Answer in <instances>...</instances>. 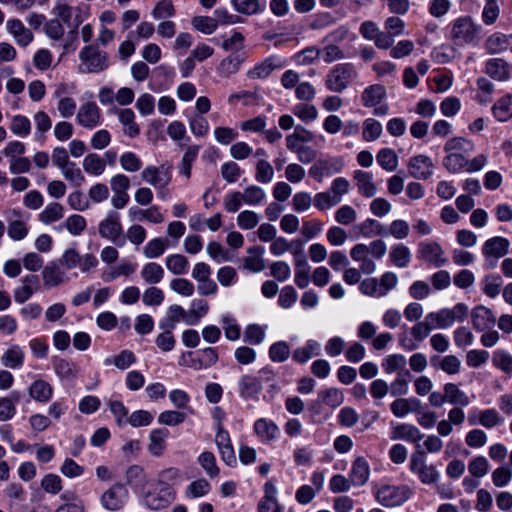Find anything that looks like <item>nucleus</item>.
I'll use <instances>...</instances> for the list:
<instances>
[{"label": "nucleus", "instance_id": "nucleus-1", "mask_svg": "<svg viewBox=\"0 0 512 512\" xmlns=\"http://www.w3.org/2000/svg\"><path fill=\"white\" fill-rule=\"evenodd\" d=\"M481 30V26L471 17H460L452 24L451 38L458 46L476 45L480 40Z\"/></svg>", "mask_w": 512, "mask_h": 512}, {"label": "nucleus", "instance_id": "nucleus-2", "mask_svg": "<svg viewBox=\"0 0 512 512\" xmlns=\"http://www.w3.org/2000/svg\"><path fill=\"white\" fill-rule=\"evenodd\" d=\"M378 503L387 508H394L407 502L412 489L407 485L382 484L374 491Z\"/></svg>", "mask_w": 512, "mask_h": 512}, {"label": "nucleus", "instance_id": "nucleus-3", "mask_svg": "<svg viewBox=\"0 0 512 512\" xmlns=\"http://www.w3.org/2000/svg\"><path fill=\"white\" fill-rule=\"evenodd\" d=\"M81 64L79 70L82 73H99L109 66L108 54L100 51L94 45H87L79 53Z\"/></svg>", "mask_w": 512, "mask_h": 512}, {"label": "nucleus", "instance_id": "nucleus-4", "mask_svg": "<svg viewBox=\"0 0 512 512\" xmlns=\"http://www.w3.org/2000/svg\"><path fill=\"white\" fill-rule=\"evenodd\" d=\"M175 499V491L170 485L157 482L144 496V504L150 510L168 507Z\"/></svg>", "mask_w": 512, "mask_h": 512}, {"label": "nucleus", "instance_id": "nucleus-5", "mask_svg": "<svg viewBox=\"0 0 512 512\" xmlns=\"http://www.w3.org/2000/svg\"><path fill=\"white\" fill-rule=\"evenodd\" d=\"M410 470L418 476L423 484H434L440 478V473L434 465H427L424 452L416 451L410 459Z\"/></svg>", "mask_w": 512, "mask_h": 512}, {"label": "nucleus", "instance_id": "nucleus-6", "mask_svg": "<svg viewBox=\"0 0 512 512\" xmlns=\"http://www.w3.org/2000/svg\"><path fill=\"white\" fill-rule=\"evenodd\" d=\"M467 312L468 307L463 303H458L451 309L443 308L436 312H431L432 316L429 319H434L436 328L447 329L456 321L462 322Z\"/></svg>", "mask_w": 512, "mask_h": 512}, {"label": "nucleus", "instance_id": "nucleus-7", "mask_svg": "<svg viewBox=\"0 0 512 512\" xmlns=\"http://www.w3.org/2000/svg\"><path fill=\"white\" fill-rule=\"evenodd\" d=\"M417 257L424 262L431 264L437 268L447 263L444 257V250L438 242L423 241L419 243Z\"/></svg>", "mask_w": 512, "mask_h": 512}, {"label": "nucleus", "instance_id": "nucleus-8", "mask_svg": "<svg viewBox=\"0 0 512 512\" xmlns=\"http://www.w3.org/2000/svg\"><path fill=\"white\" fill-rule=\"evenodd\" d=\"M98 232L101 237L119 245L118 241L123 233L119 213L115 211H109L106 217L100 221L98 225Z\"/></svg>", "mask_w": 512, "mask_h": 512}, {"label": "nucleus", "instance_id": "nucleus-9", "mask_svg": "<svg viewBox=\"0 0 512 512\" xmlns=\"http://www.w3.org/2000/svg\"><path fill=\"white\" fill-rule=\"evenodd\" d=\"M128 499V490L122 484H114L101 496L103 507L110 511H118Z\"/></svg>", "mask_w": 512, "mask_h": 512}, {"label": "nucleus", "instance_id": "nucleus-10", "mask_svg": "<svg viewBox=\"0 0 512 512\" xmlns=\"http://www.w3.org/2000/svg\"><path fill=\"white\" fill-rule=\"evenodd\" d=\"M484 72L498 82H507L512 79V64L502 58H491L485 63Z\"/></svg>", "mask_w": 512, "mask_h": 512}, {"label": "nucleus", "instance_id": "nucleus-11", "mask_svg": "<svg viewBox=\"0 0 512 512\" xmlns=\"http://www.w3.org/2000/svg\"><path fill=\"white\" fill-rule=\"evenodd\" d=\"M354 261L358 263V268H354V284L360 281V273L370 275L376 270V264L369 258L365 244L354 246Z\"/></svg>", "mask_w": 512, "mask_h": 512}, {"label": "nucleus", "instance_id": "nucleus-12", "mask_svg": "<svg viewBox=\"0 0 512 512\" xmlns=\"http://www.w3.org/2000/svg\"><path fill=\"white\" fill-rule=\"evenodd\" d=\"M408 172L410 176L419 180H426L433 174V162L426 155H416L409 159Z\"/></svg>", "mask_w": 512, "mask_h": 512}, {"label": "nucleus", "instance_id": "nucleus-13", "mask_svg": "<svg viewBox=\"0 0 512 512\" xmlns=\"http://www.w3.org/2000/svg\"><path fill=\"white\" fill-rule=\"evenodd\" d=\"M142 179L153 187H167L171 181V173L170 168L161 165L157 166H147L141 172Z\"/></svg>", "mask_w": 512, "mask_h": 512}, {"label": "nucleus", "instance_id": "nucleus-14", "mask_svg": "<svg viewBox=\"0 0 512 512\" xmlns=\"http://www.w3.org/2000/svg\"><path fill=\"white\" fill-rule=\"evenodd\" d=\"M77 121L84 128L92 129L100 124L101 111L95 102L82 104L77 113Z\"/></svg>", "mask_w": 512, "mask_h": 512}, {"label": "nucleus", "instance_id": "nucleus-15", "mask_svg": "<svg viewBox=\"0 0 512 512\" xmlns=\"http://www.w3.org/2000/svg\"><path fill=\"white\" fill-rule=\"evenodd\" d=\"M215 443L222 460L229 466L234 465L236 463V456L231 444L230 435L220 424L218 425L217 433L215 436Z\"/></svg>", "mask_w": 512, "mask_h": 512}, {"label": "nucleus", "instance_id": "nucleus-16", "mask_svg": "<svg viewBox=\"0 0 512 512\" xmlns=\"http://www.w3.org/2000/svg\"><path fill=\"white\" fill-rule=\"evenodd\" d=\"M7 31L13 36L19 46L26 47L34 39L33 33L19 19H9L6 22Z\"/></svg>", "mask_w": 512, "mask_h": 512}, {"label": "nucleus", "instance_id": "nucleus-17", "mask_svg": "<svg viewBox=\"0 0 512 512\" xmlns=\"http://www.w3.org/2000/svg\"><path fill=\"white\" fill-rule=\"evenodd\" d=\"M472 325L478 331H485L493 327L496 317L493 312L482 305L476 306L471 312Z\"/></svg>", "mask_w": 512, "mask_h": 512}, {"label": "nucleus", "instance_id": "nucleus-18", "mask_svg": "<svg viewBox=\"0 0 512 512\" xmlns=\"http://www.w3.org/2000/svg\"><path fill=\"white\" fill-rule=\"evenodd\" d=\"M342 166V161L338 159L318 161L310 168L309 174L318 182H322L324 177L339 172Z\"/></svg>", "mask_w": 512, "mask_h": 512}, {"label": "nucleus", "instance_id": "nucleus-19", "mask_svg": "<svg viewBox=\"0 0 512 512\" xmlns=\"http://www.w3.org/2000/svg\"><path fill=\"white\" fill-rule=\"evenodd\" d=\"M39 289V279L37 275L29 274L22 279V286L14 290V299L17 303H25Z\"/></svg>", "mask_w": 512, "mask_h": 512}, {"label": "nucleus", "instance_id": "nucleus-20", "mask_svg": "<svg viewBox=\"0 0 512 512\" xmlns=\"http://www.w3.org/2000/svg\"><path fill=\"white\" fill-rule=\"evenodd\" d=\"M282 66L281 61L277 57L271 56L255 65L254 68L247 72V76L250 79H264L267 78L273 70L281 68Z\"/></svg>", "mask_w": 512, "mask_h": 512}, {"label": "nucleus", "instance_id": "nucleus-21", "mask_svg": "<svg viewBox=\"0 0 512 512\" xmlns=\"http://www.w3.org/2000/svg\"><path fill=\"white\" fill-rule=\"evenodd\" d=\"M509 241L504 237H493L488 239L482 248L486 257L500 258L508 253Z\"/></svg>", "mask_w": 512, "mask_h": 512}, {"label": "nucleus", "instance_id": "nucleus-22", "mask_svg": "<svg viewBox=\"0 0 512 512\" xmlns=\"http://www.w3.org/2000/svg\"><path fill=\"white\" fill-rule=\"evenodd\" d=\"M119 122L124 126L123 132L130 138H135L140 134V128L135 122V113L130 108L116 109Z\"/></svg>", "mask_w": 512, "mask_h": 512}, {"label": "nucleus", "instance_id": "nucleus-23", "mask_svg": "<svg viewBox=\"0 0 512 512\" xmlns=\"http://www.w3.org/2000/svg\"><path fill=\"white\" fill-rule=\"evenodd\" d=\"M434 368L441 369L447 374L453 375L460 372L461 360L455 355H446L444 357L434 355L430 359Z\"/></svg>", "mask_w": 512, "mask_h": 512}, {"label": "nucleus", "instance_id": "nucleus-24", "mask_svg": "<svg viewBox=\"0 0 512 512\" xmlns=\"http://www.w3.org/2000/svg\"><path fill=\"white\" fill-rule=\"evenodd\" d=\"M391 438L417 443L424 438V434L412 424H401L393 428Z\"/></svg>", "mask_w": 512, "mask_h": 512}, {"label": "nucleus", "instance_id": "nucleus-25", "mask_svg": "<svg viewBox=\"0 0 512 512\" xmlns=\"http://www.w3.org/2000/svg\"><path fill=\"white\" fill-rule=\"evenodd\" d=\"M421 407V402L417 398H398L390 405L392 413L402 418L410 412H417Z\"/></svg>", "mask_w": 512, "mask_h": 512}, {"label": "nucleus", "instance_id": "nucleus-26", "mask_svg": "<svg viewBox=\"0 0 512 512\" xmlns=\"http://www.w3.org/2000/svg\"><path fill=\"white\" fill-rule=\"evenodd\" d=\"M443 390L447 397V402L454 406L466 407L471 401L469 396L460 389L458 384L446 383Z\"/></svg>", "mask_w": 512, "mask_h": 512}, {"label": "nucleus", "instance_id": "nucleus-27", "mask_svg": "<svg viewBox=\"0 0 512 512\" xmlns=\"http://www.w3.org/2000/svg\"><path fill=\"white\" fill-rule=\"evenodd\" d=\"M254 432L262 442H270L276 438L278 427L272 420L260 418L254 423Z\"/></svg>", "mask_w": 512, "mask_h": 512}, {"label": "nucleus", "instance_id": "nucleus-28", "mask_svg": "<svg viewBox=\"0 0 512 512\" xmlns=\"http://www.w3.org/2000/svg\"><path fill=\"white\" fill-rule=\"evenodd\" d=\"M350 70L346 67H336L327 80V86L334 91L345 89L350 82Z\"/></svg>", "mask_w": 512, "mask_h": 512}, {"label": "nucleus", "instance_id": "nucleus-29", "mask_svg": "<svg viewBox=\"0 0 512 512\" xmlns=\"http://www.w3.org/2000/svg\"><path fill=\"white\" fill-rule=\"evenodd\" d=\"M354 179L357 181L359 193L363 196L371 198L377 193V186L370 173L361 170L355 171Z\"/></svg>", "mask_w": 512, "mask_h": 512}, {"label": "nucleus", "instance_id": "nucleus-30", "mask_svg": "<svg viewBox=\"0 0 512 512\" xmlns=\"http://www.w3.org/2000/svg\"><path fill=\"white\" fill-rule=\"evenodd\" d=\"M261 389V382L252 375H244L239 381L240 396L244 399L254 398Z\"/></svg>", "mask_w": 512, "mask_h": 512}, {"label": "nucleus", "instance_id": "nucleus-31", "mask_svg": "<svg viewBox=\"0 0 512 512\" xmlns=\"http://www.w3.org/2000/svg\"><path fill=\"white\" fill-rule=\"evenodd\" d=\"M169 432L163 429H155L151 431L149 436L148 451L156 457L161 456L166 449L165 439Z\"/></svg>", "mask_w": 512, "mask_h": 512}, {"label": "nucleus", "instance_id": "nucleus-32", "mask_svg": "<svg viewBox=\"0 0 512 512\" xmlns=\"http://www.w3.org/2000/svg\"><path fill=\"white\" fill-rule=\"evenodd\" d=\"M492 112L498 121L505 122L512 118V94H505L492 107Z\"/></svg>", "mask_w": 512, "mask_h": 512}, {"label": "nucleus", "instance_id": "nucleus-33", "mask_svg": "<svg viewBox=\"0 0 512 512\" xmlns=\"http://www.w3.org/2000/svg\"><path fill=\"white\" fill-rule=\"evenodd\" d=\"M53 394L52 386L44 380L34 381L29 388V395L38 402H47Z\"/></svg>", "mask_w": 512, "mask_h": 512}, {"label": "nucleus", "instance_id": "nucleus-34", "mask_svg": "<svg viewBox=\"0 0 512 512\" xmlns=\"http://www.w3.org/2000/svg\"><path fill=\"white\" fill-rule=\"evenodd\" d=\"M447 156L443 158V166L451 173H458L466 170L468 158L458 152H446Z\"/></svg>", "mask_w": 512, "mask_h": 512}, {"label": "nucleus", "instance_id": "nucleus-35", "mask_svg": "<svg viewBox=\"0 0 512 512\" xmlns=\"http://www.w3.org/2000/svg\"><path fill=\"white\" fill-rule=\"evenodd\" d=\"M42 278L45 287H56L63 282L64 272L55 263H51L43 269Z\"/></svg>", "mask_w": 512, "mask_h": 512}, {"label": "nucleus", "instance_id": "nucleus-36", "mask_svg": "<svg viewBox=\"0 0 512 512\" xmlns=\"http://www.w3.org/2000/svg\"><path fill=\"white\" fill-rule=\"evenodd\" d=\"M249 256L244 260V266L246 269L252 272H261L265 268V262L263 259L264 248L253 247L248 250Z\"/></svg>", "mask_w": 512, "mask_h": 512}, {"label": "nucleus", "instance_id": "nucleus-37", "mask_svg": "<svg viewBox=\"0 0 512 512\" xmlns=\"http://www.w3.org/2000/svg\"><path fill=\"white\" fill-rule=\"evenodd\" d=\"M141 277L147 284H158L164 277V269L155 262L145 264L141 270Z\"/></svg>", "mask_w": 512, "mask_h": 512}, {"label": "nucleus", "instance_id": "nucleus-38", "mask_svg": "<svg viewBox=\"0 0 512 512\" xmlns=\"http://www.w3.org/2000/svg\"><path fill=\"white\" fill-rule=\"evenodd\" d=\"M474 148V143L464 137H453L444 145L445 152H458L464 155L473 152Z\"/></svg>", "mask_w": 512, "mask_h": 512}, {"label": "nucleus", "instance_id": "nucleus-39", "mask_svg": "<svg viewBox=\"0 0 512 512\" xmlns=\"http://www.w3.org/2000/svg\"><path fill=\"white\" fill-rule=\"evenodd\" d=\"M1 360L4 366L7 368H18L23 365L24 352L18 345H13L4 352Z\"/></svg>", "mask_w": 512, "mask_h": 512}, {"label": "nucleus", "instance_id": "nucleus-40", "mask_svg": "<svg viewBox=\"0 0 512 512\" xmlns=\"http://www.w3.org/2000/svg\"><path fill=\"white\" fill-rule=\"evenodd\" d=\"M389 256L394 265L399 268L407 267L411 260V252L404 244L392 246Z\"/></svg>", "mask_w": 512, "mask_h": 512}, {"label": "nucleus", "instance_id": "nucleus-41", "mask_svg": "<svg viewBox=\"0 0 512 512\" xmlns=\"http://www.w3.org/2000/svg\"><path fill=\"white\" fill-rule=\"evenodd\" d=\"M243 61L244 57L241 55H230L220 62L217 71L223 77H230L239 70Z\"/></svg>", "mask_w": 512, "mask_h": 512}, {"label": "nucleus", "instance_id": "nucleus-42", "mask_svg": "<svg viewBox=\"0 0 512 512\" xmlns=\"http://www.w3.org/2000/svg\"><path fill=\"white\" fill-rule=\"evenodd\" d=\"M63 216L64 207L58 202H52L39 214V220L48 225L62 219Z\"/></svg>", "mask_w": 512, "mask_h": 512}, {"label": "nucleus", "instance_id": "nucleus-43", "mask_svg": "<svg viewBox=\"0 0 512 512\" xmlns=\"http://www.w3.org/2000/svg\"><path fill=\"white\" fill-rule=\"evenodd\" d=\"M385 96V89L381 85H372L364 90L361 100L366 107L377 106Z\"/></svg>", "mask_w": 512, "mask_h": 512}, {"label": "nucleus", "instance_id": "nucleus-44", "mask_svg": "<svg viewBox=\"0 0 512 512\" xmlns=\"http://www.w3.org/2000/svg\"><path fill=\"white\" fill-rule=\"evenodd\" d=\"M376 160L378 164L388 172H392L398 167V156L391 148H383L379 150Z\"/></svg>", "mask_w": 512, "mask_h": 512}, {"label": "nucleus", "instance_id": "nucleus-45", "mask_svg": "<svg viewBox=\"0 0 512 512\" xmlns=\"http://www.w3.org/2000/svg\"><path fill=\"white\" fill-rule=\"evenodd\" d=\"M55 373L64 380H74L77 378L79 367L76 363L60 359L55 363Z\"/></svg>", "mask_w": 512, "mask_h": 512}, {"label": "nucleus", "instance_id": "nucleus-46", "mask_svg": "<svg viewBox=\"0 0 512 512\" xmlns=\"http://www.w3.org/2000/svg\"><path fill=\"white\" fill-rule=\"evenodd\" d=\"M509 37L503 33H494L490 35L486 42L485 48L489 54H497L507 49Z\"/></svg>", "mask_w": 512, "mask_h": 512}, {"label": "nucleus", "instance_id": "nucleus-47", "mask_svg": "<svg viewBox=\"0 0 512 512\" xmlns=\"http://www.w3.org/2000/svg\"><path fill=\"white\" fill-rule=\"evenodd\" d=\"M406 358L402 354H392L387 356L382 362V368L385 373L404 372L406 369Z\"/></svg>", "mask_w": 512, "mask_h": 512}, {"label": "nucleus", "instance_id": "nucleus-48", "mask_svg": "<svg viewBox=\"0 0 512 512\" xmlns=\"http://www.w3.org/2000/svg\"><path fill=\"white\" fill-rule=\"evenodd\" d=\"M310 267L305 257L295 261V283L299 288H306L309 284Z\"/></svg>", "mask_w": 512, "mask_h": 512}, {"label": "nucleus", "instance_id": "nucleus-49", "mask_svg": "<svg viewBox=\"0 0 512 512\" xmlns=\"http://www.w3.org/2000/svg\"><path fill=\"white\" fill-rule=\"evenodd\" d=\"M85 172L91 175H101L106 168L104 159L95 153L88 154L83 160Z\"/></svg>", "mask_w": 512, "mask_h": 512}, {"label": "nucleus", "instance_id": "nucleus-50", "mask_svg": "<svg viewBox=\"0 0 512 512\" xmlns=\"http://www.w3.org/2000/svg\"><path fill=\"white\" fill-rule=\"evenodd\" d=\"M188 264V259L181 254H173L166 258V267L174 275L185 274Z\"/></svg>", "mask_w": 512, "mask_h": 512}, {"label": "nucleus", "instance_id": "nucleus-51", "mask_svg": "<svg viewBox=\"0 0 512 512\" xmlns=\"http://www.w3.org/2000/svg\"><path fill=\"white\" fill-rule=\"evenodd\" d=\"M480 425L492 429L496 426L501 425L504 422L503 417L499 414L496 409L489 408L479 412Z\"/></svg>", "mask_w": 512, "mask_h": 512}, {"label": "nucleus", "instance_id": "nucleus-52", "mask_svg": "<svg viewBox=\"0 0 512 512\" xmlns=\"http://www.w3.org/2000/svg\"><path fill=\"white\" fill-rule=\"evenodd\" d=\"M209 311L208 303L203 299H194L191 302V309L189 314L190 318L187 319V325H196L199 320L204 317Z\"/></svg>", "mask_w": 512, "mask_h": 512}, {"label": "nucleus", "instance_id": "nucleus-53", "mask_svg": "<svg viewBox=\"0 0 512 512\" xmlns=\"http://www.w3.org/2000/svg\"><path fill=\"white\" fill-rule=\"evenodd\" d=\"M136 362V357L133 352L123 350L114 357H109L105 360L106 365L114 364L118 369L125 370Z\"/></svg>", "mask_w": 512, "mask_h": 512}, {"label": "nucleus", "instance_id": "nucleus-54", "mask_svg": "<svg viewBox=\"0 0 512 512\" xmlns=\"http://www.w3.org/2000/svg\"><path fill=\"white\" fill-rule=\"evenodd\" d=\"M210 491V484L206 479H197L191 482L185 491V495L189 499H196L205 496Z\"/></svg>", "mask_w": 512, "mask_h": 512}, {"label": "nucleus", "instance_id": "nucleus-55", "mask_svg": "<svg viewBox=\"0 0 512 512\" xmlns=\"http://www.w3.org/2000/svg\"><path fill=\"white\" fill-rule=\"evenodd\" d=\"M492 364L506 374H512V355L505 350H496L492 355Z\"/></svg>", "mask_w": 512, "mask_h": 512}, {"label": "nucleus", "instance_id": "nucleus-56", "mask_svg": "<svg viewBox=\"0 0 512 512\" xmlns=\"http://www.w3.org/2000/svg\"><path fill=\"white\" fill-rule=\"evenodd\" d=\"M200 147L197 145H189L186 147L185 153L182 157L180 172L187 178L191 176L192 163L198 156Z\"/></svg>", "mask_w": 512, "mask_h": 512}, {"label": "nucleus", "instance_id": "nucleus-57", "mask_svg": "<svg viewBox=\"0 0 512 512\" xmlns=\"http://www.w3.org/2000/svg\"><path fill=\"white\" fill-rule=\"evenodd\" d=\"M198 462L210 478H214L219 475L220 471L216 464V458L212 452L205 451L201 453L198 457Z\"/></svg>", "mask_w": 512, "mask_h": 512}, {"label": "nucleus", "instance_id": "nucleus-58", "mask_svg": "<svg viewBox=\"0 0 512 512\" xmlns=\"http://www.w3.org/2000/svg\"><path fill=\"white\" fill-rule=\"evenodd\" d=\"M290 356V346L285 341L272 344L269 348V357L273 362H284Z\"/></svg>", "mask_w": 512, "mask_h": 512}, {"label": "nucleus", "instance_id": "nucleus-59", "mask_svg": "<svg viewBox=\"0 0 512 512\" xmlns=\"http://www.w3.org/2000/svg\"><path fill=\"white\" fill-rule=\"evenodd\" d=\"M126 479L128 484L135 487L144 486L148 482L144 469L139 465H133L127 469Z\"/></svg>", "mask_w": 512, "mask_h": 512}, {"label": "nucleus", "instance_id": "nucleus-60", "mask_svg": "<svg viewBox=\"0 0 512 512\" xmlns=\"http://www.w3.org/2000/svg\"><path fill=\"white\" fill-rule=\"evenodd\" d=\"M382 133V125L379 121L368 118L363 123L362 136L364 140L370 142L375 141Z\"/></svg>", "mask_w": 512, "mask_h": 512}, {"label": "nucleus", "instance_id": "nucleus-61", "mask_svg": "<svg viewBox=\"0 0 512 512\" xmlns=\"http://www.w3.org/2000/svg\"><path fill=\"white\" fill-rule=\"evenodd\" d=\"M410 372L405 370L398 373L396 379L389 386V391L392 396H403L408 393V377Z\"/></svg>", "mask_w": 512, "mask_h": 512}, {"label": "nucleus", "instance_id": "nucleus-62", "mask_svg": "<svg viewBox=\"0 0 512 512\" xmlns=\"http://www.w3.org/2000/svg\"><path fill=\"white\" fill-rule=\"evenodd\" d=\"M242 195L244 203L253 206L260 204L266 197L265 191L256 185L245 188Z\"/></svg>", "mask_w": 512, "mask_h": 512}, {"label": "nucleus", "instance_id": "nucleus-63", "mask_svg": "<svg viewBox=\"0 0 512 512\" xmlns=\"http://www.w3.org/2000/svg\"><path fill=\"white\" fill-rule=\"evenodd\" d=\"M468 471L473 477L482 478L489 471V462L484 456H477L469 461Z\"/></svg>", "mask_w": 512, "mask_h": 512}, {"label": "nucleus", "instance_id": "nucleus-64", "mask_svg": "<svg viewBox=\"0 0 512 512\" xmlns=\"http://www.w3.org/2000/svg\"><path fill=\"white\" fill-rule=\"evenodd\" d=\"M170 289L184 297H191L194 294V284L186 278H174L170 282Z\"/></svg>", "mask_w": 512, "mask_h": 512}]
</instances>
